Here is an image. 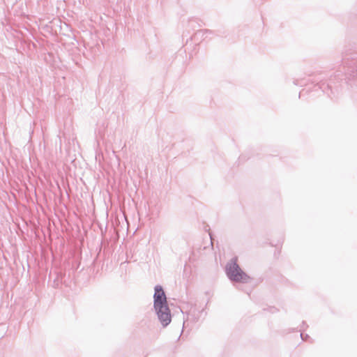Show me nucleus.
I'll return each instance as SVG.
<instances>
[{
	"label": "nucleus",
	"mask_w": 357,
	"mask_h": 357,
	"mask_svg": "<svg viewBox=\"0 0 357 357\" xmlns=\"http://www.w3.org/2000/svg\"><path fill=\"white\" fill-rule=\"evenodd\" d=\"M225 272L228 278L236 282L248 283L250 281V277L245 273L238 264V257H232L225 266Z\"/></svg>",
	"instance_id": "nucleus-2"
},
{
	"label": "nucleus",
	"mask_w": 357,
	"mask_h": 357,
	"mask_svg": "<svg viewBox=\"0 0 357 357\" xmlns=\"http://www.w3.org/2000/svg\"><path fill=\"white\" fill-rule=\"evenodd\" d=\"M318 86H319V88L320 89L322 90L323 92H325V89L327 88V89H329V85L327 84L326 86H325V83H324L322 81H321L320 82H319L318 84Z\"/></svg>",
	"instance_id": "nucleus-5"
},
{
	"label": "nucleus",
	"mask_w": 357,
	"mask_h": 357,
	"mask_svg": "<svg viewBox=\"0 0 357 357\" xmlns=\"http://www.w3.org/2000/svg\"><path fill=\"white\" fill-rule=\"evenodd\" d=\"M207 33H211V31L208 29H204V30H199L195 33V36H198L199 35H202V36H204V34Z\"/></svg>",
	"instance_id": "nucleus-4"
},
{
	"label": "nucleus",
	"mask_w": 357,
	"mask_h": 357,
	"mask_svg": "<svg viewBox=\"0 0 357 357\" xmlns=\"http://www.w3.org/2000/svg\"><path fill=\"white\" fill-rule=\"evenodd\" d=\"M294 84L295 85H300V86H302L303 83V80H301V81L300 82V80H298V79H295V80L294 81Z\"/></svg>",
	"instance_id": "nucleus-6"
},
{
	"label": "nucleus",
	"mask_w": 357,
	"mask_h": 357,
	"mask_svg": "<svg viewBox=\"0 0 357 357\" xmlns=\"http://www.w3.org/2000/svg\"><path fill=\"white\" fill-rule=\"evenodd\" d=\"M301 339H302L303 340H304V341H305V340H306L307 338H309L310 337H309V335H308L307 334H306V335H304L301 333Z\"/></svg>",
	"instance_id": "nucleus-7"
},
{
	"label": "nucleus",
	"mask_w": 357,
	"mask_h": 357,
	"mask_svg": "<svg viewBox=\"0 0 357 357\" xmlns=\"http://www.w3.org/2000/svg\"><path fill=\"white\" fill-rule=\"evenodd\" d=\"M305 324H305V321H303V325L304 326V325H305Z\"/></svg>",
	"instance_id": "nucleus-8"
},
{
	"label": "nucleus",
	"mask_w": 357,
	"mask_h": 357,
	"mask_svg": "<svg viewBox=\"0 0 357 357\" xmlns=\"http://www.w3.org/2000/svg\"><path fill=\"white\" fill-rule=\"evenodd\" d=\"M153 307L160 324L163 327L167 326L172 321V314L166 294L160 285L154 287Z\"/></svg>",
	"instance_id": "nucleus-1"
},
{
	"label": "nucleus",
	"mask_w": 357,
	"mask_h": 357,
	"mask_svg": "<svg viewBox=\"0 0 357 357\" xmlns=\"http://www.w3.org/2000/svg\"><path fill=\"white\" fill-rule=\"evenodd\" d=\"M203 312H204L203 310H196L195 309L190 310V313L188 314V319H192L194 322H197L199 320V317L197 315H198V314L203 313Z\"/></svg>",
	"instance_id": "nucleus-3"
}]
</instances>
